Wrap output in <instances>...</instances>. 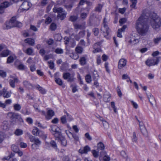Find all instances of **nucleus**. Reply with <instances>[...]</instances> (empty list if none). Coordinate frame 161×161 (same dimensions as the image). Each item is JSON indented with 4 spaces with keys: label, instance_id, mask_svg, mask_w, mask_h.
<instances>
[{
    "label": "nucleus",
    "instance_id": "nucleus-1",
    "mask_svg": "<svg viewBox=\"0 0 161 161\" xmlns=\"http://www.w3.org/2000/svg\"><path fill=\"white\" fill-rule=\"evenodd\" d=\"M135 28L138 33L142 35L148 31L149 27L147 23V16H144L143 14L136 20Z\"/></svg>",
    "mask_w": 161,
    "mask_h": 161
},
{
    "label": "nucleus",
    "instance_id": "nucleus-2",
    "mask_svg": "<svg viewBox=\"0 0 161 161\" xmlns=\"http://www.w3.org/2000/svg\"><path fill=\"white\" fill-rule=\"evenodd\" d=\"M151 25L154 29L159 28L161 25V19L155 13H153L151 16Z\"/></svg>",
    "mask_w": 161,
    "mask_h": 161
},
{
    "label": "nucleus",
    "instance_id": "nucleus-3",
    "mask_svg": "<svg viewBox=\"0 0 161 161\" xmlns=\"http://www.w3.org/2000/svg\"><path fill=\"white\" fill-rule=\"evenodd\" d=\"M85 35V33L84 31H82L80 32L79 35L78 36H80V37H77V36H75L74 35H72L70 37V39L69 38V37H65L64 38V39L65 40V43L66 44H71L72 43L73 44V45L72 47H73L75 46V44L74 42V38L76 40H78L80 38L83 36Z\"/></svg>",
    "mask_w": 161,
    "mask_h": 161
},
{
    "label": "nucleus",
    "instance_id": "nucleus-4",
    "mask_svg": "<svg viewBox=\"0 0 161 161\" xmlns=\"http://www.w3.org/2000/svg\"><path fill=\"white\" fill-rule=\"evenodd\" d=\"M49 130L51 133L56 138L60 137L62 135L61 130L56 125H51Z\"/></svg>",
    "mask_w": 161,
    "mask_h": 161
},
{
    "label": "nucleus",
    "instance_id": "nucleus-5",
    "mask_svg": "<svg viewBox=\"0 0 161 161\" xmlns=\"http://www.w3.org/2000/svg\"><path fill=\"white\" fill-rule=\"evenodd\" d=\"M53 11L58 13V17L61 20L63 19L66 17V12L61 8H57L55 7L53 8Z\"/></svg>",
    "mask_w": 161,
    "mask_h": 161
},
{
    "label": "nucleus",
    "instance_id": "nucleus-6",
    "mask_svg": "<svg viewBox=\"0 0 161 161\" xmlns=\"http://www.w3.org/2000/svg\"><path fill=\"white\" fill-rule=\"evenodd\" d=\"M159 62L158 57L148 58L145 62L146 64L148 66L157 64Z\"/></svg>",
    "mask_w": 161,
    "mask_h": 161
},
{
    "label": "nucleus",
    "instance_id": "nucleus-7",
    "mask_svg": "<svg viewBox=\"0 0 161 161\" xmlns=\"http://www.w3.org/2000/svg\"><path fill=\"white\" fill-rule=\"evenodd\" d=\"M41 113L42 114L45 115L46 118L47 120L51 119L55 115L54 111L49 108H47L46 113H45L44 111H41Z\"/></svg>",
    "mask_w": 161,
    "mask_h": 161
},
{
    "label": "nucleus",
    "instance_id": "nucleus-8",
    "mask_svg": "<svg viewBox=\"0 0 161 161\" xmlns=\"http://www.w3.org/2000/svg\"><path fill=\"white\" fill-rule=\"evenodd\" d=\"M104 144L101 143V157L103 161H109L110 157L107 155L106 152L104 150Z\"/></svg>",
    "mask_w": 161,
    "mask_h": 161
},
{
    "label": "nucleus",
    "instance_id": "nucleus-9",
    "mask_svg": "<svg viewBox=\"0 0 161 161\" xmlns=\"http://www.w3.org/2000/svg\"><path fill=\"white\" fill-rule=\"evenodd\" d=\"M30 141L32 142H34V143L32 145V148L33 149L36 148L35 146L41 144V142L37 139H36L35 137L31 136L30 137Z\"/></svg>",
    "mask_w": 161,
    "mask_h": 161
},
{
    "label": "nucleus",
    "instance_id": "nucleus-10",
    "mask_svg": "<svg viewBox=\"0 0 161 161\" xmlns=\"http://www.w3.org/2000/svg\"><path fill=\"white\" fill-rule=\"evenodd\" d=\"M32 133L34 135L37 136L45 138L46 137V136L44 134L43 132L42 131H39L38 129L36 128H34L32 131Z\"/></svg>",
    "mask_w": 161,
    "mask_h": 161
},
{
    "label": "nucleus",
    "instance_id": "nucleus-11",
    "mask_svg": "<svg viewBox=\"0 0 161 161\" xmlns=\"http://www.w3.org/2000/svg\"><path fill=\"white\" fill-rule=\"evenodd\" d=\"M8 115L12 119H17L20 122H23V120L21 117V116L17 114L10 113L8 114Z\"/></svg>",
    "mask_w": 161,
    "mask_h": 161
},
{
    "label": "nucleus",
    "instance_id": "nucleus-12",
    "mask_svg": "<svg viewBox=\"0 0 161 161\" xmlns=\"http://www.w3.org/2000/svg\"><path fill=\"white\" fill-rule=\"evenodd\" d=\"M11 93L12 92L11 91L8 92L5 88L3 89L2 92L0 91V95H3L5 98L10 97L11 96Z\"/></svg>",
    "mask_w": 161,
    "mask_h": 161
},
{
    "label": "nucleus",
    "instance_id": "nucleus-13",
    "mask_svg": "<svg viewBox=\"0 0 161 161\" xmlns=\"http://www.w3.org/2000/svg\"><path fill=\"white\" fill-rule=\"evenodd\" d=\"M97 147H95L94 149L95 150L92 151V153L94 157H97L98 156V151L101 149V143L99 142L97 144Z\"/></svg>",
    "mask_w": 161,
    "mask_h": 161
},
{
    "label": "nucleus",
    "instance_id": "nucleus-14",
    "mask_svg": "<svg viewBox=\"0 0 161 161\" xmlns=\"http://www.w3.org/2000/svg\"><path fill=\"white\" fill-rule=\"evenodd\" d=\"M13 27H19L22 26V24L17 21L15 17H13L11 19Z\"/></svg>",
    "mask_w": 161,
    "mask_h": 161
},
{
    "label": "nucleus",
    "instance_id": "nucleus-15",
    "mask_svg": "<svg viewBox=\"0 0 161 161\" xmlns=\"http://www.w3.org/2000/svg\"><path fill=\"white\" fill-rule=\"evenodd\" d=\"M51 18L49 17H47L45 20H44L43 19H42L39 21L38 23V24L39 25L38 27H39V25L41 24L48 25L51 22Z\"/></svg>",
    "mask_w": 161,
    "mask_h": 161
},
{
    "label": "nucleus",
    "instance_id": "nucleus-16",
    "mask_svg": "<svg viewBox=\"0 0 161 161\" xmlns=\"http://www.w3.org/2000/svg\"><path fill=\"white\" fill-rule=\"evenodd\" d=\"M127 61L124 58L121 59L119 60L118 67L119 69H121L125 66L126 64Z\"/></svg>",
    "mask_w": 161,
    "mask_h": 161
},
{
    "label": "nucleus",
    "instance_id": "nucleus-17",
    "mask_svg": "<svg viewBox=\"0 0 161 161\" xmlns=\"http://www.w3.org/2000/svg\"><path fill=\"white\" fill-rule=\"evenodd\" d=\"M66 133L68 136L70 138L71 137H73L74 140L75 141H78L79 140V137L76 134H73L69 131H66Z\"/></svg>",
    "mask_w": 161,
    "mask_h": 161
},
{
    "label": "nucleus",
    "instance_id": "nucleus-18",
    "mask_svg": "<svg viewBox=\"0 0 161 161\" xmlns=\"http://www.w3.org/2000/svg\"><path fill=\"white\" fill-rule=\"evenodd\" d=\"M90 150V147L88 146H86L84 147H81L79 150V152L81 154L86 153Z\"/></svg>",
    "mask_w": 161,
    "mask_h": 161
},
{
    "label": "nucleus",
    "instance_id": "nucleus-19",
    "mask_svg": "<svg viewBox=\"0 0 161 161\" xmlns=\"http://www.w3.org/2000/svg\"><path fill=\"white\" fill-rule=\"evenodd\" d=\"M9 5V3L7 2L2 3L0 6V13H3V9L8 7Z\"/></svg>",
    "mask_w": 161,
    "mask_h": 161
},
{
    "label": "nucleus",
    "instance_id": "nucleus-20",
    "mask_svg": "<svg viewBox=\"0 0 161 161\" xmlns=\"http://www.w3.org/2000/svg\"><path fill=\"white\" fill-rule=\"evenodd\" d=\"M57 138L59 139V142H60L61 144L63 146H66V140L65 139V138L62 136V135H61V136H60V137H58Z\"/></svg>",
    "mask_w": 161,
    "mask_h": 161
},
{
    "label": "nucleus",
    "instance_id": "nucleus-21",
    "mask_svg": "<svg viewBox=\"0 0 161 161\" xmlns=\"http://www.w3.org/2000/svg\"><path fill=\"white\" fill-rule=\"evenodd\" d=\"M147 97L151 104L153 106L154 103L155 102V100L154 97L151 94L147 95Z\"/></svg>",
    "mask_w": 161,
    "mask_h": 161
},
{
    "label": "nucleus",
    "instance_id": "nucleus-22",
    "mask_svg": "<svg viewBox=\"0 0 161 161\" xmlns=\"http://www.w3.org/2000/svg\"><path fill=\"white\" fill-rule=\"evenodd\" d=\"M51 145L52 147L54 149H57V146L56 143L54 141H51L50 143V144L48 142H46L45 143V146L47 148H49V146Z\"/></svg>",
    "mask_w": 161,
    "mask_h": 161
},
{
    "label": "nucleus",
    "instance_id": "nucleus-23",
    "mask_svg": "<svg viewBox=\"0 0 161 161\" xmlns=\"http://www.w3.org/2000/svg\"><path fill=\"white\" fill-rule=\"evenodd\" d=\"M127 26L126 25H124L122 27L118 30L117 36L120 38H121L122 37V35L121 34L122 32H124Z\"/></svg>",
    "mask_w": 161,
    "mask_h": 161
},
{
    "label": "nucleus",
    "instance_id": "nucleus-24",
    "mask_svg": "<svg viewBox=\"0 0 161 161\" xmlns=\"http://www.w3.org/2000/svg\"><path fill=\"white\" fill-rule=\"evenodd\" d=\"M94 50L93 52L94 53H97L100 51L101 46L99 43L95 44L94 45Z\"/></svg>",
    "mask_w": 161,
    "mask_h": 161
},
{
    "label": "nucleus",
    "instance_id": "nucleus-25",
    "mask_svg": "<svg viewBox=\"0 0 161 161\" xmlns=\"http://www.w3.org/2000/svg\"><path fill=\"white\" fill-rule=\"evenodd\" d=\"M128 41L130 43L135 44L138 43L139 41L138 39L136 38L135 36H132L130 37V40Z\"/></svg>",
    "mask_w": 161,
    "mask_h": 161
},
{
    "label": "nucleus",
    "instance_id": "nucleus-26",
    "mask_svg": "<svg viewBox=\"0 0 161 161\" xmlns=\"http://www.w3.org/2000/svg\"><path fill=\"white\" fill-rule=\"evenodd\" d=\"M16 58V56L14 55H12L9 56L7 59V63L10 64L12 63L15 60Z\"/></svg>",
    "mask_w": 161,
    "mask_h": 161
},
{
    "label": "nucleus",
    "instance_id": "nucleus-27",
    "mask_svg": "<svg viewBox=\"0 0 161 161\" xmlns=\"http://www.w3.org/2000/svg\"><path fill=\"white\" fill-rule=\"evenodd\" d=\"M63 77L64 79L67 80L68 81H71L73 79V77L71 76L70 74L68 73L64 74Z\"/></svg>",
    "mask_w": 161,
    "mask_h": 161
},
{
    "label": "nucleus",
    "instance_id": "nucleus-28",
    "mask_svg": "<svg viewBox=\"0 0 161 161\" xmlns=\"http://www.w3.org/2000/svg\"><path fill=\"white\" fill-rule=\"evenodd\" d=\"M23 51L28 55H34V50L31 48H28L26 50L23 49Z\"/></svg>",
    "mask_w": 161,
    "mask_h": 161
},
{
    "label": "nucleus",
    "instance_id": "nucleus-29",
    "mask_svg": "<svg viewBox=\"0 0 161 161\" xmlns=\"http://www.w3.org/2000/svg\"><path fill=\"white\" fill-rule=\"evenodd\" d=\"M25 43H27L31 46H33L35 44L34 39L31 38H27L25 40Z\"/></svg>",
    "mask_w": 161,
    "mask_h": 161
},
{
    "label": "nucleus",
    "instance_id": "nucleus-30",
    "mask_svg": "<svg viewBox=\"0 0 161 161\" xmlns=\"http://www.w3.org/2000/svg\"><path fill=\"white\" fill-rule=\"evenodd\" d=\"M10 53V52L8 50L6 49L3 51L0 54V57H6L8 56Z\"/></svg>",
    "mask_w": 161,
    "mask_h": 161
},
{
    "label": "nucleus",
    "instance_id": "nucleus-31",
    "mask_svg": "<svg viewBox=\"0 0 161 161\" xmlns=\"http://www.w3.org/2000/svg\"><path fill=\"white\" fill-rule=\"evenodd\" d=\"M5 25H6V28L7 29H9L13 27L11 19L9 21H7L5 23Z\"/></svg>",
    "mask_w": 161,
    "mask_h": 161
},
{
    "label": "nucleus",
    "instance_id": "nucleus-32",
    "mask_svg": "<svg viewBox=\"0 0 161 161\" xmlns=\"http://www.w3.org/2000/svg\"><path fill=\"white\" fill-rule=\"evenodd\" d=\"M18 82V80L17 78H14L13 80H10V86L13 88L15 87L14 83Z\"/></svg>",
    "mask_w": 161,
    "mask_h": 161
},
{
    "label": "nucleus",
    "instance_id": "nucleus-33",
    "mask_svg": "<svg viewBox=\"0 0 161 161\" xmlns=\"http://www.w3.org/2000/svg\"><path fill=\"white\" fill-rule=\"evenodd\" d=\"M85 138L87 140L91 141L92 140V137L88 132H87L85 134Z\"/></svg>",
    "mask_w": 161,
    "mask_h": 161
},
{
    "label": "nucleus",
    "instance_id": "nucleus-34",
    "mask_svg": "<svg viewBox=\"0 0 161 161\" xmlns=\"http://www.w3.org/2000/svg\"><path fill=\"white\" fill-rule=\"evenodd\" d=\"M80 64L82 65H84L86 63V58L85 57H82L80 58Z\"/></svg>",
    "mask_w": 161,
    "mask_h": 161
},
{
    "label": "nucleus",
    "instance_id": "nucleus-35",
    "mask_svg": "<svg viewBox=\"0 0 161 161\" xmlns=\"http://www.w3.org/2000/svg\"><path fill=\"white\" fill-rule=\"evenodd\" d=\"M103 98L104 101H109L110 98V96L109 94H104L103 96Z\"/></svg>",
    "mask_w": 161,
    "mask_h": 161
},
{
    "label": "nucleus",
    "instance_id": "nucleus-36",
    "mask_svg": "<svg viewBox=\"0 0 161 161\" xmlns=\"http://www.w3.org/2000/svg\"><path fill=\"white\" fill-rule=\"evenodd\" d=\"M83 48L81 47L79 45L75 49V51L76 52L79 53H81L83 52Z\"/></svg>",
    "mask_w": 161,
    "mask_h": 161
},
{
    "label": "nucleus",
    "instance_id": "nucleus-37",
    "mask_svg": "<svg viewBox=\"0 0 161 161\" xmlns=\"http://www.w3.org/2000/svg\"><path fill=\"white\" fill-rule=\"evenodd\" d=\"M27 5L28 6L27 7L25 8H24V10H28L31 6V3L29 2H24L23 3L22 5Z\"/></svg>",
    "mask_w": 161,
    "mask_h": 161
},
{
    "label": "nucleus",
    "instance_id": "nucleus-38",
    "mask_svg": "<svg viewBox=\"0 0 161 161\" xmlns=\"http://www.w3.org/2000/svg\"><path fill=\"white\" fill-rule=\"evenodd\" d=\"M71 156H66L64 157L63 158V161H71L72 159Z\"/></svg>",
    "mask_w": 161,
    "mask_h": 161
},
{
    "label": "nucleus",
    "instance_id": "nucleus-39",
    "mask_svg": "<svg viewBox=\"0 0 161 161\" xmlns=\"http://www.w3.org/2000/svg\"><path fill=\"white\" fill-rule=\"evenodd\" d=\"M23 133V132L22 130L17 129L15 130L14 133L16 135L19 136L22 134Z\"/></svg>",
    "mask_w": 161,
    "mask_h": 161
},
{
    "label": "nucleus",
    "instance_id": "nucleus-40",
    "mask_svg": "<svg viewBox=\"0 0 161 161\" xmlns=\"http://www.w3.org/2000/svg\"><path fill=\"white\" fill-rule=\"evenodd\" d=\"M130 101L134 108L137 109L138 108V105L136 102L133 100H130Z\"/></svg>",
    "mask_w": 161,
    "mask_h": 161
},
{
    "label": "nucleus",
    "instance_id": "nucleus-41",
    "mask_svg": "<svg viewBox=\"0 0 161 161\" xmlns=\"http://www.w3.org/2000/svg\"><path fill=\"white\" fill-rule=\"evenodd\" d=\"M131 1L132 4L130 5V7L132 8H135L137 3V0H131Z\"/></svg>",
    "mask_w": 161,
    "mask_h": 161
},
{
    "label": "nucleus",
    "instance_id": "nucleus-42",
    "mask_svg": "<svg viewBox=\"0 0 161 161\" xmlns=\"http://www.w3.org/2000/svg\"><path fill=\"white\" fill-rule=\"evenodd\" d=\"M61 122L63 124H65L67 122L66 117V115L63 116L60 119Z\"/></svg>",
    "mask_w": 161,
    "mask_h": 161
},
{
    "label": "nucleus",
    "instance_id": "nucleus-43",
    "mask_svg": "<svg viewBox=\"0 0 161 161\" xmlns=\"http://www.w3.org/2000/svg\"><path fill=\"white\" fill-rule=\"evenodd\" d=\"M161 40V37H158L154 39L153 41L155 44H157Z\"/></svg>",
    "mask_w": 161,
    "mask_h": 161
},
{
    "label": "nucleus",
    "instance_id": "nucleus-44",
    "mask_svg": "<svg viewBox=\"0 0 161 161\" xmlns=\"http://www.w3.org/2000/svg\"><path fill=\"white\" fill-rule=\"evenodd\" d=\"M85 79L87 83H90L92 81L91 77L89 75H88L86 76Z\"/></svg>",
    "mask_w": 161,
    "mask_h": 161
},
{
    "label": "nucleus",
    "instance_id": "nucleus-45",
    "mask_svg": "<svg viewBox=\"0 0 161 161\" xmlns=\"http://www.w3.org/2000/svg\"><path fill=\"white\" fill-rule=\"evenodd\" d=\"M110 104L111 107L113 108L114 112L116 113L117 112V110L115 106L114 103L113 102H112L110 103Z\"/></svg>",
    "mask_w": 161,
    "mask_h": 161
},
{
    "label": "nucleus",
    "instance_id": "nucleus-46",
    "mask_svg": "<svg viewBox=\"0 0 161 161\" xmlns=\"http://www.w3.org/2000/svg\"><path fill=\"white\" fill-rule=\"evenodd\" d=\"M55 39L58 41H60L62 39V36H61L58 34H56L54 36Z\"/></svg>",
    "mask_w": 161,
    "mask_h": 161
},
{
    "label": "nucleus",
    "instance_id": "nucleus-47",
    "mask_svg": "<svg viewBox=\"0 0 161 161\" xmlns=\"http://www.w3.org/2000/svg\"><path fill=\"white\" fill-rule=\"evenodd\" d=\"M14 109L15 110L18 111L21 108L20 105L18 104H16L14 106Z\"/></svg>",
    "mask_w": 161,
    "mask_h": 161
},
{
    "label": "nucleus",
    "instance_id": "nucleus-48",
    "mask_svg": "<svg viewBox=\"0 0 161 161\" xmlns=\"http://www.w3.org/2000/svg\"><path fill=\"white\" fill-rule=\"evenodd\" d=\"M117 92L119 96L120 97H121L122 96V94L119 86H118L117 87Z\"/></svg>",
    "mask_w": 161,
    "mask_h": 161
},
{
    "label": "nucleus",
    "instance_id": "nucleus-49",
    "mask_svg": "<svg viewBox=\"0 0 161 161\" xmlns=\"http://www.w3.org/2000/svg\"><path fill=\"white\" fill-rule=\"evenodd\" d=\"M102 123L105 129H107L109 127V124L106 121L103 120Z\"/></svg>",
    "mask_w": 161,
    "mask_h": 161
},
{
    "label": "nucleus",
    "instance_id": "nucleus-50",
    "mask_svg": "<svg viewBox=\"0 0 161 161\" xmlns=\"http://www.w3.org/2000/svg\"><path fill=\"white\" fill-rule=\"evenodd\" d=\"M104 67L105 68L106 71L109 73L110 72V70L108 67V62H105L104 64Z\"/></svg>",
    "mask_w": 161,
    "mask_h": 161
},
{
    "label": "nucleus",
    "instance_id": "nucleus-51",
    "mask_svg": "<svg viewBox=\"0 0 161 161\" xmlns=\"http://www.w3.org/2000/svg\"><path fill=\"white\" fill-rule=\"evenodd\" d=\"M108 58V56L105 54H103L102 57V59L103 61H106Z\"/></svg>",
    "mask_w": 161,
    "mask_h": 161
},
{
    "label": "nucleus",
    "instance_id": "nucleus-52",
    "mask_svg": "<svg viewBox=\"0 0 161 161\" xmlns=\"http://www.w3.org/2000/svg\"><path fill=\"white\" fill-rule=\"evenodd\" d=\"M12 148L13 151L15 153L18 152V151L19 150L18 147L15 145H13Z\"/></svg>",
    "mask_w": 161,
    "mask_h": 161
},
{
    "label": "nucleus",
    "instance_id": "nucleus-53",
    "mask_svg": "<svg viewBox=\"0 0 161 161\" xmlns=\"http://www.w3.org/2000/svg\"><path fill=\"white\" fill-rule=\"evenodd\" d=\"M55 81L57 84L59 85H61L63 84L62 80L59 78L56 79Z\"/></svg>",
    "mask_w": 161,
    "mask_h": 161
},
{
    "label": "nucleus",
    "instance_id": "nucleus-54",
    "mask_svg": "<svg viewBox=\"0 0 161 161\" xmlns=\"http://www.w3.org/2000/svg\"><path fill=\"white\" fill-rule=\"evenodd\" d=\"M57 26L56 24L53 23L51 25L50 28L51 30H54L56 28Z\"/></svg>",
    "mask_w": 161,
    "mask_h": 161
},
{
    "label": "nucleus",
    "instance_id": "nucleus-55",
    "mask_svg": "<svg viewBox=\"0 0 161 161\" xmlns=\"http://www.w3.org/2000/svg\"><path fill=\"white\" fill-rule=\"evenodd\" d=\"M14 156L13 154H12L10 155L9 156H8L7 157V158H4L2 159L3 161H7V160H8L11 157H13Z\"/></svg>",
    "mask_w": 161,
    "mask_h": 161
},
{
    "label": "nucleus",
    "instance_id": "nucleus-56",
    "mask_svg": "<svg viewBox=\"0 0 161 161\" xmlns=\"http://www.w3.org/2000/svg\"><path fill=\"white\" fill-rule=\"evenodd\" d=\"M6 73L5 72L2 70H0V76L3 77H4L6 76Z\"/></svg>",
    "mask_w": 161,
    "mask_h": 161
},
{
    "label": "nucleus",
    "instance_id": "nucleus-57",
    "mask_svg": "<svg viewBox=\"0 0 161 161\" xmlns=\"http://www.w3.org/2000/svg\"><path fill=\"white\" fill-rule=\"evenodd\" d=\"M20 146L21 147L25 148L27 147V144L24 142H21L20 143Z\"/></svg>",
    "mask_w": 161,
    "mask_h": 161
},
{
    "label": "nucleus",
    "instance_id": "nucleus-58",
    "mask_svg": "<svg viewBox=\"0 0 161 161\" xmlns=\"http://www.w3.org/2000/svg\"><path fill=\"white\" fill-rule=\"evenodd\" d=\"M66 116H67V120L69 121H71L73 120V119L72 116L68 114L67 113L66 114Z\"/></svg>",
    "mask_w": 161,
    "mask_h": 161
},
{
    "label": "nucleus",
    "instance_id": "nucleus-59",
    "mask_svg": "<svg viewBox=\"0 0 161 161\" xmlns=\"http://www.w3.org/2000/svg\"><path fill=\"white\" fill-rule=\"evenodd\" d=\"M38 89L40 92L42 94H45L46 92V90L44 89L43 88L40 86H39V87L38 88Z\"/></svg>",
    "mask_w": 161,
    "mask_h": 161
},
{
    "label": "nucleus",
    "instance_id": "nucleus-60",
    "mask_svg": "<svg viewBox=\"0 0 161 161\" xmlns=\"http://www.w3.org/2000/svg\"><path fill=\"white\" fill-rule=\"evenodd\" d=\"M73 129L74 130L76 133H78L79 131V129L78 127L76 125H73Z\"/></svg>",
    "mask_w": 161,
    "mask_h": 161
},
{
    "label": "nucleus",
    "instance_id": "nucleus-61",
    "mask_svg": "<svg viewBox=\"0 0 161 161\" xmlns=\"http://www.w3.org/2000/svg\"><path fill=\"white\" fill-rule=\"evenodd\" d=\"M48 63L49 64V65L50 68L51 69H53L54 67V64L53 62L52 61H50L48 62Z\"/></svg>",
    "mask_w": 161,
    "mask_h": 161
},
{
    "label": "nucleus",
    "instance_id": "nucleus-62",
    "mask_svg": "<svg viewBox=\"0 0 161 161\" xmlns=\"http://www.w3.org/2000/svg\"><path fill=\"white\" fill-rule=\"evenodd\" d=\"M12 101L11 99H8L6 100L5 103V106L7 105H9L12 103Z\"/></svg>",
    "mask_w": 161,
    "mask_h": 161
},
{
    "label": "nucleus",
    "instance_id": "nucleus-63",
    "mask_svg": "<svg viewBox=\"0 0 161 161\" xmlns=\"http://www.w3.org/2000/svg\"><path fill=\"white\" fill-rule=\"evenodd\" d=\"M58 121L59 119L58 118H55L51 121V122L53 124H57Z\"/></svg>",
    "mask_w": 161,
    "mask_h": 161
},
{
    "label": "nucleus",
    "instance_id": "nucleus-64",
    "mask_svg": "<svg viewBox=\"0 0 161 161\" xmlns=\"http://www.w3.org/2000/svg\"><path fill=\"white\" fill-rule=\"evenodd\" d=\"M126 8H120L119 9V12L121 14H123L125 12Z\"/></svg>",
    "mask_w": 161,
    "mask_h": 161
}]
</instances>
